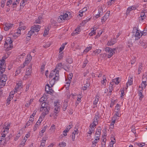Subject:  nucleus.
Segmentation results:
<instances>
[{"mask_svg":"<svg viewBox=\"0 0 147 147\" xmlns=\"http://www.w3.org/2000/svg\"><path fill=\"white\" fill-rule=\"evenodd\" d=\"M58 80H54L53 78L50 81V84L51 85V86H50L48 84H47L46 85L45 91L47 93L50 94H52L54 93V92L52 90L51 87L54 85L55 82Z\"/></svg>","mask_w":147,"mask_h":147,"instance_id":"f257e3e1","label":"nucleus"},{"mask_svg":"<svg viewBox=\"0 0 147 147\" xmlns=\"http://www.w3.org/2000/svg\"><path fill=\"white\" fill-rule=\"evenodd\" d=\"M132 38H135V40H137L140 39L141 37L140 31L138 30L137 27L133 28L132 32Z\"/></svg>","mask_w":147,"mask_h":147,"instance_id":"f03ea898","label":"nucleus"},{"mask_svg":"<svg viewBox=\"0 0 147 147\" xmlns=\"http://www.w3.org/2000/svg\"><path fill=\"white\" fill-rule=\"evenodd\" d=\"M59 71L58 70H56L55 68L54 70H53L49 76L50 78H53L54 80H58L59 79Z\"/></svg>","mask_w":147,"mask_h":147,"instance_id":"7ed1b4c3","label":"nucleus"},{"mask_svg":"<svg viewBox=\"0 0 147 147\" xmlns=\"http://www.w3.org/2000/svg\"><path fill=\"white\" fill-rule=\"evenodd\" d=\"M40 26L39 25H34L32 27L31 30L29 31L28 34L27 36L30 38V36L33 34L35 32H38L40 30Z\"/></svg>","mask_w":147,"mask_h":147,"instance_id":"20e7f679","label":"nucleus"},{"mask_svg":"<svg viewBox=\"0 0 147 147\" xmlns=\"http://www.w3.org/2000/svg\"><path fill=\"white\" fill-rule=\"evenodd\" d=\"M118 47L115 48L111 49L109 47H106L105 49V51L109 54H108L107 57L109 58H111L114 54L115 53L116 50H117Z\"/></svg>","mask_w":147,"mask_h":147,"instance_id":"39448f33","label":"nucleus"},{"mask_svg":"<svg viewBox=\"0 0 147 147\" xmlns=\"http://www.w3.org/2000/svg\"><path fill=\"white\" fill-rule=\"evenodd\" d=\"M121 111L120 109L119 105L117 104V106L115 108V115L113 116V118L117 119V117H120L121 114H120Z\"/></svg>","mask_w":147,"mask_h":147,"instance_id":"423d86ee","label":"nucleus"},{"mask_svg":"<svg viewBox=\"0 0 147 147\" xmlns=\"http://www.w3.org/2000/svg\"><path fill=\"white\" fill-rule=\"evenodd\" d=\"M70 17V14L69 15L66 13H63V15L59 16L58 19V21L59 22H61L63 20H68L69 19Z\"/></svg>","mask_w":147,"mask_h":147,"instance_id":"0eeeda50","label":"nucleus"},{"mask_svg":"<svg viewBox=\"0 0 147 147\" xmlns=\"http://www.w3.org/2000/svg\"><path fill=\"white\" fill-rule=\"evenodd\" d=\"M50 107H47L46 108H40V110L42 112L41 117H44L45 115L48 114L50 110Z\"/></svg>","mask_w":147,"mask_h":147,"instance_id":"6e6552de","label":"nucleus"},{"mask_svg":"<svg viewBox=\"0 0 147 147\" xmlns=\"http://www.w3.org/2000/svg\"><path fill=\"white\" fill-rule=\"evenodd\" d=\"M7 79V78L6 75L3 74L1 75L0 80V86H4Z\"/></svg>","mask_w":147,"mask_h":147,"instance_id":"1a4fd4ad","label":"nucleus"},{"mask_svg":"<svg viewBox=\"0 0 147 147\" xmlns=\"http://www.w3.org/2000/svg\"><path fill=\"white\" fill-rule=\"evenodd\" d=\"M32 59V57L31 56L30 54H28L27 55V58H26L25 62L23 63V66L22 67H24L26 65L29 63Z\"/></svg>","mask_w":147,"mask_h":147,"instance_id":"9d476101","label":"nucleus"},{"mask_svg":"<svg viewBox=\"0 0 147 147\" xmlns=\"http://www.w3.org/2000/svg\"><path fill=\"white\" fill-rule=\"evenodd\" d=\"M101 128L100 126L98 127L97 131L96 132L95 134V138H97L98 139H99V137H100Z\"/></svg>","mask_w":147,"mask_h":147,"instance_id":"9b49d317","label":"nucleus"},{"mask_svg":"<svg viewBox=\"0 0 147 147\" xmlns=\"http://www.w3.org/2000/svg\"><path fill=\"white\" fill-rule=\"evenodd\" d=\"M110 11H108L105 13L104 16L102 18L101 22L102 23L105 22L109 17L110 15Z\"/></svg>","mask_w":147,"mask_h":147,"instance_id":"f8f14e48","label":"nucleus"},{"mask_svg":"<svg viewBox=\"0 0 147 147\" xmlns=\"http://www.w3.org/2000/svg\"><path fill=\"white\" fill-rule=\"evenodd\" d=\"M9 140V137H7L5 138L2 137H0V145L1 144H5L7 141Z\"/></svg>","mask_w":147,"mask_h":147,"instance_id":"ddd939ff","label":"nucleus"},{"mask_svg":"<svg viewBox=\"0 0 147 147\" xmlns=\"http://www.w3.org/2000/svg\"><path fill=\"white\" fill-rule=\"evenodd\" d=\"M59 105V103H57L55 105L54 107V112L56 113V116H57V114L59 112L60 110V106Z\"/></svg>","mask_w":147,"mask_h":147,"instance_id":"4468645a","label":"nucleus"},{"mask_svg":"<svg viewBox=\"0 0 147 147\" xmlns=\"http://www.w3.org/2000/svg\"><path fill=\"white\" fill-rule=\"evenodd\" d=\"M5 26L4 27V30L7 31L12 27L13 25L9 23H6L5 24Z\"/></svg>","mask_w":147,"mask_h":147,"instance_id":"2eb2a0df","label":"nucleus"},{"mask_svg":"<svg viewBox=\"0 0 147 147\" xmlns=\"http://www.w3.org/2000/svg\"><path fill=\"white\" fill-rule=\"evenodd\" d=\"M12 41L11 38L9 37H8L6 39L5 43L4 44V47H6L7 45H8L9 44H12Z\"/></svg>","mask_w":147,"mask_h":147,"instance_id":"dca6fc26","label":"nucleus"},{"mask_svg":"<svg viewBox=\"0 0 147 147\" xmlns=\"http://www.w3.org/2000/svg\"><path fill=\"white\" fill-rule=\"evenodd\" d=\"M116 42V40L115 39H111L109 40L108 42L107 45H113Z\"/></svg>","mask_w":147,"mask_h":147,"instance_id":"f3484780","label":"nucleus"},{"mask_svg":"<svg viewBox=\"0 0 147 147\" xmlns=\"http://www.w3.org/2000/svg\"><path fill=\"white\" fill-rule=\"evenodd\" d=\"M137 7V6H132L130 7H128L127 9V11L126 12V14H127L128 13H129L130 11H131L132 10H135V9H136Z\"/></svg>","mask_w":147,"mask_h":147,"instance_id":"a211bd4d","label":"nucleus"},{"mask_svg":"<svg viewBox=\"0 0 147 147\" xmlns=\"http://www.w3.org/2000/svg\"><path fill=\"white\" fill-rule=\"evenodd\" d=\"M13 94H12L11 95H9L8 98L7 100V102H6V105H8L10 103V101L13 99Z\"/></svg>","mask_w":147,"mask_h":147,"instance_id":"6ab92c4d","label":"nucleus"},{"mask_svg":"<svg viewBox=\"0 0 147 147\" xmlns=\"http://www.w3.org/2000/svg\"><path fill=\"white\" fill-rule=\"evenodd\" d=\"M38 18V19L35 20L34 23V24H40L43 22L42 20V17L41 16H40Z\"/></svg>","mask_w":147,"mask_h":147,"instance_id":"aec40b11","label":"nucleus"},{"mask_svg":"<svg viewBox=\"0 0 147 147\" xmlns=\"http://www.w3.org/2000/svg\"><path fill=\"white\" fill-rule=\"evenodd\" d=\"M143 89H141L139 90L138 92V94L140 96L139 100H142V98L144 97L143 95L142 94L143 90Z\"/></svg>","mask_w":147,"mask_h":147,"instance_id":"412c9836","label":"nucleus"},{"mask_svg":"<svg viewBox=\"0 0 147 147\" xmlns=\"http://www.w3.org/2000/svg\"><path fill=\"white\" fill-rule=\"evenodd\" d=\"M103 80L101 81V83L102 84L105 86L106 85V82H107L106 78L105 75H104L102 77Z\"/></svg>","mask_w":147,"mask_h":147,"instance_id":"4be33fe9","label":"nucleus"},{"mask_svg":"<svg viewBox=\"0 0 147 147\" xmlns=\"http://www.w3.org/2000/svg\"><path fill=\"white\" fill-rule=\"evenodd\" d=\"M78 134V130H74L73 131L72 133V140L73 141L74 140L75 138V134Z\"/></svg>","mask_w":147,"mask_h":147,"instance_id":"5701e85b","label":"nucleus"},{"mask_svg":"<svg viewBox=\"0 0 147 147\" xmlns=\"http://www.w3.org/2000/svg\"><path fill=\"white\" fill-rule=\"evenodd\" d=\"M98 140L99 139L94 138V140L92 142V147H95L96 146L97 143L98 142Z\"/></svg>","mask_w":147,"mask_h":147,"instance_id":"b1692460","label":"nucleus"},{"mask_svg":"<svg viewBox=\"0 0 147 147\" xmlns=\"http://www.w3.org/2000/svg\"><path fill=\"white\" fill-rule=\"evenodd\" d=\"M99 100V97L98 96H96L94 100V107L93 108H94L96 107V105L97 104V103Z\"/></svg>","mask_w":147,"mask_h":147,"instance_id":"393cba45","label":"nucleus"},{"mask_svg":"<svg viewBox=\"0 0 147 147\" xmlns=\"http://www.w3.org/2000/svg\"><path fill=\"white\" fill-rule=\"evenodd\" d=\"M139 43L140 45L143 46L144 48L147 47V42H144L143 41H140Z\"/></svg>","mask_w":147,"mask_h":147,"instance_id":"a878e982","label":"nucleus"},{"mask_svg":"<svg viewBox=\"0 0 147 147\" xmlns=\"http://www.w3.org/2000/svg\"><path fill=\"white\" fill-rule=\"evenodd\" d=\"M8 133V131H7L3 129V131L2 133H1V137H4L5 138L6 135Z\"/></svg>","mask_w":147,"mask_h":147,"instance_id":"bb28decb","label":"nucleus"},{"mask_svg":"<svg viewBox=\"0 0 147 147\" xmlns=\"http://www.w3.org/2000/svg\"><path fill=\"white\" fill-rule=\"evenodd\" d=\"M87 10V8L86 7H84L83 9L82 10H80L79 11L80 13L79 14V15L80 16H82L83 15L82 13L84 12Z\"/></svg>","mask_w":147,"mask_h":147,"instance_id":"cd10ccee","label":"nucleus"},{"mask_svg":"<svg viewBox=\"0 0 147 147\" xmlns=\"http://www.w3.org/2000/svg\"><path fill=\"white\" fill-rule=\"evenodd\" d=\"M13 47V45L12 44H9L8 45H7L6 50L7 51H8L10 50Z\"/></svg>","mask_w":147,"mask_h":147,"instance_id":"c85d7f7f","label":"nucleus"},{"mask_svg":"<svg viewBox=\"0 0 147 147\" xmlns=\"http://www.w3.org/2000/svg\"><path fill=\"white\" fill-rule=\"evenodd\" d=\"M67 102H65L63 103V109L64 111H66L67 109Z\"/></svg>","mask_w":147,"mask_h":147,"instance_id":"c756f323","label":"nucleus"},{"mask_svg":"<svg viewBox=\"0 0 147 147\" xmlns=\"http://www.w3.org/2000/svg\"><path fill=\"white\" fill-rule=\"evenodd\" d=\"M41 107L40 108H46L47 107H49V105L47 103H46L45 102H42L41 105Z\"/></svg>","mask_w":147,"mask_h":147,"instance_id":"7c9ffc66","label":"nucleus"},{"mask_svg":"<svg viewBox=\"0 0 147 147\" xmlns=\"http://www.w3.org/2000/svg\"><path fill=\"white\" fill-rule=\"evenodd\" d=\"M72 126L73 125L72 122H70L69 125L66 127L65 129V130L67 131V132H68L69 129H70L71 127H72Z\"/></svg>","mask_w":147,"mask_h":147,"instance_id":"2f4dec72","label":"nucleus"},{"mask_svg":"<svg viewBox=\"0 0 147 147\" xmlns=\"http://www.w3.org/2000/svg\"><path fill=\"white\" fill-rule=\"evenodd\" d=\"M4 125L5 127H4L3 128L4 129L5 128V129H4L5 130H7L8 131L9 129V127L10 126V124L9 123H6L4 124Z\"/></svg>","mask_w":147,"mask_h":147,"instance_id":"473e14b6","label":"nucleus"},{"mask_svg":"<svg viewBox=\"0 0 147 147\" xmlns=\"http://www.w3.org/2000/svg\"><path fill=\"white\" fill-rule=\"evenodd\" d=\"M66 61L69 64H71L73 62V60L69 56L66 59Z\"/></svg>","mask_w":147,"mask_h":147,"instance_id":"72a5a7b5","label":"nucleus"},{"mask_svg":"<svg viewBox=\"0 0 147 147\" xmlns=\"http://www.w3.org/2000/svg\"><path fill=\"white\" fill-rule=\"evenodd\" d=\"M47 98L45 96H43L39 99V101L40 102H44L46 100Z\"/></svg>","mask_w":147,"mask_h":147,"instance_id":"f704fd0d","label":"nucleus"},{"mask_svg":"<svg viewBox=\"0 0 147 147\" xmlns=\"http://www.w3.org/2000/svg\"><path fill=\"white\" fill-rule=\"evenodd\" d=\"M22 67H19L17 69L15 73V76H17L20 74L21 70V69L22 68Z\"/></svg>","mask_w":147,"mask_h":147,"instance_id":"c9c22d12","label":"nucleus"},{"mask_svg":"<svg viewBox=\"0 0 147 147\" xmlns=\"http://www.w3.org/2000/svg\"><path fill=\"white\" fill-rule=\"evenodd\" d=\"M142 63H140L138 69V74H140L141 72V70L142 69Z\"/></svg>","mask_w":147,"mask_h":147,"instance_id":"e433bc0d","label":"nucleus"},{"mask_svg":"<svg viewBox=\"0 0 147 147\" xmlns=\"http://www.w3.org/2000/svg\"><path fill=\"white\" fill-rule=\"evenodd\" d=\"M147 85V82H142L141 84V89L145 88Z\"/></svg>","mask_w":147,"mask_h":147,"instance_id":"4c0bfd02","label":"nucleus"},{"mask_svg":"<svg viewBox=\"0 0 147 147\" xmlns=\"http://www.w3.org/2000/svg\"><path fill=\"white\" fill-rule=\"evenodd\" d=\"M144 11H143V12H142L141 13V15H140L141 17V19L142 20H143L144 19H145L146 17L145 14V11L144 10Z\"/></svg>","mask_w":147,"mask_h":147,"instance_id":"58836bf2","label":"nucleus"},{"mask_svg":"<svg viewBox=\"0 0 147 147\" xmlns=\"http://www.w3.org/2000/svg\"><path fill=\"white\" fill-rule=\"evenodd\" d=\"M98 120L95 119L94 118L92 124V126H96L98 124Z\"/></svg>","mask_w":147,"mask_h":147,"instance_id":"ea45409f","label":"nucleus"},{"mask_svg":"<svg viewBox=\"0 0 147 147\" xmlns=\"http://www.w3.org/2000/svg\"><path fill=\"white\" fill-rule=\"evenodd\" d=\"M62 63H59L56 66V69H60L62 66Z\"/></svg>","mask_w":147,"mask_h":147,"instance_id":"a19ab883","label":"nucleus"},{"mask_svg":"<svg viewBox=\"0 0 147 147\" xmlns=\"http://www.w3.org/2000/svg\"><path fill=\"white\" fill-rule=\"evenodd\" d=\"M101 51V50L100 49H96L94 51V52L95 55H98L100 53Z\"/></svg>","mask_w":147,"mask_h":147,"instance_id":"79ce46f5","label":"nucleus"},{"mask_svg":"<svg viewBox=\"0 0 147 147\" xmlns=\"http://www.w3.org/2000/svg\"><path fill=\"white\" fill-rule=\"evenodd\" d=\"M98 13L100 15H102L103 13L102 8L100 7H99L98 8Z\"/></svg>","mask_w":147,"mask_h":147,"instance_id":"37998d69","label":"nucleus"},{"mask_svg":"<svg viewBox=\"0 0 147 147\" xmlns=\"http://www.w3.org/2000/svg\"><path fill=\"white\" fill-rule=\"evenodd\" d=\"M95 30H94V28H93V30H91V32L89 33V35L90 36H92L93 35H95L96 34Z\"/></svg>","mask_w":147,"mask_h":147,"instance_id":"c03bdc74","label":"nucleus"},{"mask_svg":"<svg viewBox=\"0 0 147 147\" xmlns=\"http://www.w3.org/2000/svg\"><path fill=\"white\" fill-rule=\"evenodd\" d=\"M33 123L32 122L30 121H28L27 122V123H26V126L25 127L26 128L27 127H28L29 126L32 125Z\"/></svg>","mask_w":147,"mask_h":147,"instance_id":"a18cd8bd","label":"nucleus"},{"mask_svg":"<svg viewBox=\"0 0 147 147\" xmlns=\"http://www.w3.org/2000/svg\"><path fill=\"white\" fill-rule=\"evenodd\" d=\"M49 30L48 28H47V29H46L44 31V33L43 34V35L44 36H46L47 35L49 32Z\"/></svg>","mask_w":147,"mask_h":147,"instance_id":"49530a36","label":"nucleus"},{"mask_svg":"<svg viewBox=\"0 0 147 147\" xmlns=\"http://www.w3.org/2000/svg\"><path fill=\"white\" fill-rule=\"evenodd\" d=\"M142 82H147V76L143 75L142 77Z\"/></svg>","mask_w":147,"mask_h":147,"instance_id":"de8ad7c7","label":"nucleus"},{"mask_svg":"<svg viewBox=\"0 0 147 147\" xmlns=\"http://www.w3.org/2000/svg\"><path fill=\"white\" fill-rule=\"evenodd\" d=\"M66 145V143L64 142L60 143L59 144V147H64Z\"/></svg>","mask_w":147,"mask_h":147,"instance_id":"09e8293b","label":"nucleus"},{"mask_svg":"<svg viewBox=\"0 0 147 147\" xmlns=\"http://www.w3.org/2000/svg\"><path fill=\"white\" fill-rule=\"evenodd\" d=\"M21 85L20 84H17L15 88V92H17L18 91Z\"/></svg>","mask_w":147,"mask_h":147,"instance_id":"8fccbe9b","label":"nucleus"},{"mask_svg":"<svg viewBox=\"0 0 147 147\" xmlns=\"http://www.w3.org/2000/svg\"><path fill=\"white\" fill-rule=\"evenodd\" d=\"M31 72V69H26V75L29 76Z\"/></svg>","mask_w":147,"mask_h":147,"instance_id":"3c124183","label":"nucleus"},{"mask_svg":"<svg viewBox=\"0 0 147 147\" xmlns=\"http://www.w3.org/2000/svg\"><path fill=\"white\" fill-rule=\"evenodd\" d=\"M80 31L79 28H76L74 32L73 33L74 34H77L79 33V32Z\"/></svg>","mask_w":147,"mask_h":147,"instance_id":"603ef678","label":"nucleus"},{"mask_svg":"<svg viewBox=\"0 0 147 147\" xmlns=\"http://www.w3.org/2000/svg\"><path fill=\"white\" fill-rule=\"evenodd\" d=\"M89 86V83L87 82L85 85V86L82 87V89L84 90H86L87 88Z\"/></svg>","mask_w":147,"mask_h":147,"instance_id":"864d4df0","label":"nucleus"},{"mask_svg":"<svg viewBox=\"0 0 147 147\" xmlns=\"http://www.w3.org/2000/svg\"><path fill=\"white\" fill-rule=\"evenodd\" d=\"M5 62V60L3 58H2V59L0 60V67L4 65Z\"/></svg>","mask_w":147,"mask_h":147,"instance_id":"5fc2aeb1","label":"nucleus"},{"mask_svg":"<svg viewBox=\"0 0 147 147\" xmlns=\"http://www.w3.org/2000/svg\"><path fill=\"white\" fill-rule=\"evenodd\" d=\"M1 68V69L0 70V76H1V75L3 74V73L5 71V68L2 67H0Z\"/></svg>","mask_w":147,"mask_h":147,"instance_id":"6e6d98bb","label":"nucleus"},{"mask_svg":"<svg viewBox=\"0 0 147 147\" xmlns=\"http://www.w3.org/2000/svg\"><path fill=\"white\" fill-rule=\"evenodd\" d=\"M100 114L99 113L97 112L95 114V116L94 119L98 120L99 118Z\"/></svg>","mask_w":147,"mask_h":147,"instance_id":"4d7b16f0","label":"nucleus"},{"mask_svg":"<svg viewBox=\"0 0 147 147\" xmlns=\"http://www.w3.org/2000/svg\"><path fill=\"white\" fill-rule=\"evenodd\" d=\"M65 47V43L62 44L61 47L59 49V53H60L64 49Z\"/></svg>","mask_w":147,"mask_h":147,"instance_id":"13d9d810","label":"nucleus"},{"mask_svg":"<svg viewBox=\"0 0 147 147\" xmlns=\"http://www.w3.org/2000/svg\"><path fill=\"white\" fill-rule=\"evenodd\" d=\"M92 48V47L89 46V47H86L84 50V52L86 53L88 52L89 50H91Z\"/></svg>","mask_w":147,"mask_h":147,"instance_id":"bf43d9fd","label":"nucleus"},{"mask_svg":"<svg viewBox=\"0 0 147 147\" xmlns=\"http://www.w3.org/2000/svg\"><path fill=\"white\" fill-rule=\"evenodd\" d=\"M133 79L131 78H130V79H129L128 82V84H129V85L132 84L133 83Z\"/></svg>","mask_w":147,"mask_h":147,"instance_id":"052dcab7","label":"nucleus"},{"mask_svg":"<svg viewBox=\"0 0 147 147\" xmlns=\"http://www.w3.org/2000/svg\"><path fill=\"white\" fill-rule=\"evenodd\" d=\"M21 30H22V27H19V28L17 30V32L16 33L17 34H18L19 35H20L21 34Z\"/></svg>","mask_w":147,"mask_h":147,"instance_id":"680f3d73","label":"nucleus"},{"mask_svg":"<svg viewBox=\"0 0 147 147\" xmlns=\"http://www.w3.org/2000/svg\"><path fill=\"white\" fill-rule=\"evenodd\" d=\"M51 45V43L50 42H47L46 43L45 45L43 46V47L45 48H46L49 47Z\"/></svg>","mask_w":147,"mask_h":147,"instance_id":"e2e57ef3","label":"nucleus"},{"mask_svg":"<svg viewBox=\"0 0 147 147\" xmlns=\"http://www.w3.org/2000/svg\"><path fill=\"white\" fill-rule=\"evenodd\" d=\"M46 131V127L45 126L44 127V128L40 132V135L41 136H42L43 135V133Z\"/></svg>","mask_w":147,"mask_h":147,"instance_id":"0e129e2a","label":"nucleus"},{"mask_svg":"<svg viewBox=\"0 0 147 147\" xmlns=\"http://www.w3.org/2000/svg\"><path fill=\"white\" fill-rule=\"evenodd\" d=\"M95 126H92V124H91L90 125V128L89 129V131H91L93 132H94V127Z\"/></svg>","mask_w":147,"mask_h":147,"instance_id":"69168bd1","label":"nucleus"},{"mask_svg":"<svg viewBox=\"0 0 147 147\" xmlns=\"http://www.w3.org/2000/svg\"><path fill=\"white\" fill-rule=\"evenodd\" d=\"M131 131L134 134H136V129L134 126H132L131 127Z\"/></svg>","mask_w":147,"mask_h":147,"instance_id":"338daca9","label":"nucleus"},{"mask_svg":"<svg viewBox=\"0 0 147 147\" xmlns=\"http://www.w3.org/2000/svg\"><path fill=\"white\" fill-rule=\"evenodd\" d=\"M27 140V139L25 138H24V139L22 141L21 143L20 144L21 145H22L24 146L25 145V143L26 142Z\"/></svg>","mask_w":147,"mask_h":147,"instance_id":"774afa93","label":"nucleus"}]
</instances>
